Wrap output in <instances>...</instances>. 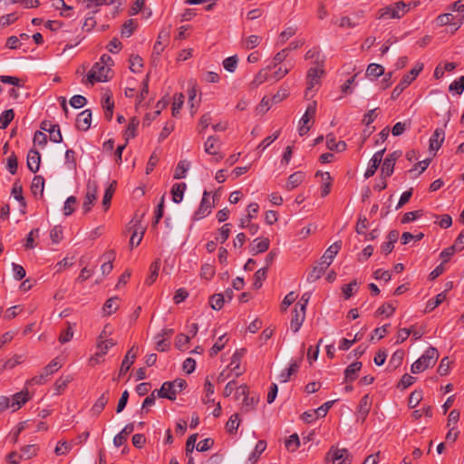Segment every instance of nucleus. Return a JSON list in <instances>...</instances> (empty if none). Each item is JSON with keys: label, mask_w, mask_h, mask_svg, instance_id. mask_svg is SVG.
<instances>
[{"label": "nucleus", "mask_w": 464, "mask_h": 464, "mask_svg": "<svg viewBox=\"0 0 464 464\" xmlns=\"http://www.w3.org/2000/svg\"><path fill=\"white\" fill-rule=\"evenodd\" d=\"M290 66L285 63V60L274 62L259 71L252 82V84L258 86L266 81L277 82L284 78L289 72Z\"/></svg>", "instance_id": "f257e3e1"}, {"label": "nucleus", "mask_w": 464, "mask_h": 464, "mask_svg": "<svg viewBox=\"0 0 464 464\" xmlns=\"http://www.w3.org/2000/svg\"><path fill=\"white\" fill-rule=\"evenodd\" d=\"M113 63V60H101L94 63L90 72L87 74L86 80H82V83L94 84L95 82H104L111 80L113 76V72L111 66Z\"/></svg>", "instance_id": "f03ea898"}, {"label": "nucleus", "mask_w": 464, "mask_h": 464, "mask_svg": "<svg viewBox=\"0 0 464 464\" xmlns=\"http://www.w3.org/2000/svg\"><path fill=\"white\" fill-rule=\"evenodd\" d=\"M325 76V70L323 62H315L312 67L309 68L306 74V90L305 96L310 92H314L321 85L322 79Z\"/></svg>", "instance_id": "7ed1b4c3"}, {"label": "nucleus", "mask_w": 464, "mask_h": 464, "mask_svg": "<svg viewBox=\"0 0 464 464\" xmlns=\"http://www.w3.org/2000/svg\"><path fill=\"white\" fill-rule=\"evenodd\" d=\"M439 358V352L435 347H429L424 353L415 361L411 367L412 373H420L432 367Z\"/></svg>", "instance_id": "20e7f679"}, {"label": "nucleus", "mask_w": 464, "mask_h": 464, "mask_svg": "<svg viewBox=\"0 0 464 464\" xmlns=\"http://www.w3.org/2000/svg\"><path fill=\"white\" fill-rule=\"evenodd\" d=\"M326 460L332 461L333 464H351L352 456L348 450L332 446L326 455Z\"/></svg>", "instance_id": "39448f33"}, {"label": "nucleus", "mask_w": 464, "mask_h": 464, "mask_svg": "<svg viewBox=\"0 0 464 464\" xmlns=\"http://www.w3.org/2000/svg\"><path fill=\"white\" fill-rule=\"evenodd\" d=\"M98 184L95 180L89 179L86 184V193L82 203L83 213L87 214L97 200Z\"/></svg>", "instance_id": "423d86ee"}, {"label": "nucleus", "mask_w": 464, "mask_h": 464, "mask_svg": "<svg viewBox=\"0 0 464 464\" xmlns=\"http://www.w3.org/2000/svg\"><path fill=\"white\" fill-rule=\"evenodd\" d=\"M214 205H211L209 200V193L208 191H204L201 202L198 210L194 213L193 219L199 220L203 218L207 217L211 213Z\"/></svg>", "instance_id": "0eeeda50"}, {"label": "nucleus", "mask_w": 464, "mask_h": 464, "mask_svg": "<svg viewBox=\"0 0 464 464\" xmlns=\"http://www.w3.org/2000/svg\"><path fill=\"white\" fill-rule=\"evenodd\" d=\"M138 347L133 345L126 353L124 356L121 365L119 372L118 379H120L121 376H123L130 368V366L133 364L136 355H137Z\"/></svg>", "instance_id": "6e6552de"}, {"label": "nucleus", "mask_w": 464, "mask_h": 464, "mask_svg": "<svg viewBox=\"0 0 464 464\" xmlns=\"http://www.w3.org/2000/svg\"><path fill=\"white\" fill-rule=\"evenodd\" d=\"M400 156V151H394L385 158L382 166V176H384V178L392 176L394 170L395 162Z\"/></svg>", "instance_id": "1a4fd4ad"}, {"label": "nucleus", "mask_w": 464, "mask_h": 464, "mask_svg": "<svg viewBox=\"0 0 464 464\" xmlns=\"http://www.w3.org/2000/svg\"><path fill=\"white\" fill-rule=\"evenodd\" d=\"M410 9V5L400 1L386 8L385 14L389 15L391 18H400L403 14H405Z\"/></svg>", "instance_id": "9d476101"}, {"label": "nucleus", "mask_w": 464, "mask_h": 464, "mask_svg": "<svg viewBox=\"0 0 464 464\" xmlns=\"http://www.w3.org/2000/svg\"><path fill=\"white\" fill-rule=\"evenodd\" d=\"M384 151L385 149H382L373 154V156L370 160L369 166L364 173V177L366 179H369L374 175L382 160Z\"/></svg>", "instance_id": "9b49d317"}, {"label": "nucleus", "mask_w": 464, "mask_h": 464, "mask_svg": "<svg viewBox=\"0 0 464 464\" xmlns=\"http://www.w3.org/2000/svg\"><path fill=\"white\" fill-rule=\"evenodd\" d=\"M219 149L220 143L218 141V139L215 136H209L204 144V150L206 153L209 155L218 156L216 160H220L223 159V155L218 153Z\"/></svg>", "instance_id": "f8f14e48"}, {"label": "nucleus", "mask_w": 464, "mask_h": 464, "mask_svg": "<svg viewBox=\"0 0 464 464\" xmlns=\"http://www.w3.org/2000/svg\"><path fill=\"white\" fill-rule=\"evenodd\" d=\"M342 243L341 241L334 242L324 252L320 261L324 265V266H329L339 250L341 249Z\"/></svg>", "instance_id": "ddd939ff"}, {"label": "nucleus", "mask_w": 464, "mask_h": 464, "mask_svg": "<svg viewBox=\"0 0 464 464\" xmlns=\"http://www.w3.org/2000/svg\"><path fill=\"white\" fill-rule=\"evenodd\" d=\"M245 353H246V349L242 348V349L237 350L234 353V354L232 355L231 362H230V364L228 365V367L230 368L231 372H235L236 377H239L244 372V371L240 370V362H241V359L243 358Z\"/></svg>", "instance_id": "4468645a"}, {"label": "nucleus", "mask_w": 464, "mask_h": 464, "mask_svg": "<svg viewBox=\"0 0 464 464\" xmlns=\"http://www.w3.org/2000/svg\"><path fill=\"white\" fill-rule=\"evenodd\" d=\"M155 391L160 398H165L170 401L176 400L178 394V390L172 386L171 382H163L160 389Z\"/></svg>", "instance_id": "2eb2a0df"}, {"label": "nucleus", "mask_w": 464, "mask_h": 464, "mask_svg": "<svg viewBox=\"0 0 464 464\" xmlns=\"http://www.w3.org/2000/svg\"><path fill=\"white\" fill-rule=\"evenodd\" d=\"M92 111L91 110H84L78 114L76 118V128L80 130H87L91 127Z\"/></svg>", "instance_id": "dca6fc26"}, {"label": "nucleus", "mask_w": 464, "mask_h": 464, "mask_svg": "<svg viewBox=\"0 0 464 464\" xmlns=\"http://www.w3.org/2000/svg\"><path fill=\"white\" fill-rule=\"evenodd\" d=\"M41 163L40 152L35 149H31L27 154V168L33 173H36L39 170Z\"/></svg>", "instance_id": "f3484780"}, {"label": "nucleus", "mask_w": 464, "mask_h": 464, "mask_svg": "<svg viewBox=\"0 0 464 464\" xmlns=\"http://www.w3.org/2000/svg\"><path fill=\"white\" fill-rule=\"evenodd\" d=\"M305 319V311L295 307L290 326L294 333H297Z\"/></svg>", "instance_id": "a211bd4d"}, {"label": "nucleus", "mask_w": 464, "mask_h": 464, "mask_svg": "<svg viewBox=\"0 0 464 464\" xmlns=\"http://www.w3.org/2000/svg\"><path fill=\"white\" fill-rule=\"evenodd\" d=\"M444 139V130L441 128H437L430 138V150L437 151L441 147Z\"/></svg>", "instance_id": "6ab92c4d"}, {"label": "nucleus", "mask_w": 464, "mask_h": 464, "mask_svg": "<svg viewBox=\"0 0 464 464\" xmlns=\"http://www.w3.org/2000/svg\"><path fill=\"white\" fill-rule=\"evenodd\" d=\"M29 393L27 391L16 392L11 399V408L14 411L19 410L24 404L29 401Z\"/></svg>", "instance_id": "aec40b11"}, {"label": "nucleus", "mask_w": 464, "mask_h": 464, "mask_svg": "<svg viewBox=\"0 0 464 464\" xmlns=\"http://www.w3.org/2000/svg\"><path fill=\"white\" fill-rule=\"evenodd\" d=\"M458 19V16L453 15L451 13L441 14L437 16L435 23L438 26L450 25L451 32L454 33V22Z\"/></svg>", "instance_id": "412c9836"}, {"label": "nucleus", "mask_w": 464, "mask_h": 464, "mask_svg": "<svg viewBox=\"0 0 464 464\" xmlns=\"http://www.w3.org/2000/svg\"><path fill=\"white\" fill-rule=\"evenodd\" d=\"M305 174L302 171H296L291 174L285 185L287 190H293L297 188L304 179Z\"/></svg>", "instance_id": "4be33fe9"}, {"label": "nucleus", "mask_w": 464, "mask_h": 464, "mask_svg": "<svg viewBox=\"0 0 464 464\" xmlns=\"http://www.w3.org/2000/svg\"><path fill=\"white\" fill-rule=\"evenodd\" d=\"M270 241L266 237H257L254 240L251 252L253 255L266 252L269 248Z\"/></svg>", "instance_id": "5701e85b"}, {"label": "nucleus", "mask_w": 464, "mask_h": 464, "mask_svg": "<svg viewBox=\"0 0 464 464\" xmlns=\"http://www.w3.org/2000/svg\"><path fill=\"white\" fill-rule=\"evenodd\" d=\"M102 257L105 259L101 266L102 275H109L112 268V261L115 259V252L113 250L107 251Z\"/></svg>", "instance_id": "b1692460"}, {"label": "nucleus", "mask_w": 464, "mask_h": 464, "mask_svg": "<svg viewBox=\"0 0 464 464\" xmlns=\"http://www.w3.org/2000/svg\"><path fill=\"white\" fill-rule=\"evenodd\" d=\"M109 401V391H105L95 401L92 408V411L95 415H99L103 409L105 408L106 404Z\"/></svg>", "instance_id": "393cba45"}, {"label": "nucleus", "mask_w": 464, "mask_h": 464, "mask_svg": "<svg viewBox=\"0 0 464 464\" xmlns=\"http://www.w3.org/2000/svg\"><path fill=\"white\" fill-rule=\"evenodd\" d=\"M300 367V363L297 361L292 362L290 366L282 371V372L278 375V380L280 382H286L289 381L292 374L295 373Z\"/></svg>", "instance_id": "a878e982"}, {"label": "nucleus", "mask_w": 464, "mask_h": 464, "mask_svg": "<svg viewBox=\"0 0 464 464\" xmlns=\"http://www.w3.org/2000/svg\"><path fill=\"white\" fill-rule=\"evenodd\" d=\"M372 401L368 394L362 396L358 405V413L364 420L370 412Z\"/></svg>", "instance_id": "bb28decb"}, {"label": "nucleus", "mask_w": 464, "mask_h": 464, "mask_svg": "<svg viewBox=\"0 0 464 464\" xmlns=\"http://www.w3.org/2000/svg\"><path fill=\"white\" fill-rule=\"evenodd\" d=\"M186 188H187V185L184 182L176 183L172 186V188H171L172 200L175 203H180L182 201Z\"/></svg>", "instance_id": "cd10ccee"}, {"label": "nucleus", "mask_w": 464, "mask_h": 464, "mask_svg": "<svg viewBox=\"0 0 464 464\" xmlns=\"http://www.w3.org/2000/svg\"><path fill=\"white\" fill-rule=\"evenodd\" d=\"M119 308V298L117 296L109 298L102 307L103 314L109 316L115 313Z\"/></svg>", "instance_id": "c85d7f7f"}, {"label": "nucleus", "mask_w": 464, "mask_h": 464, "mask_svg": "<svg viewBox=\"0 0 464 464\" xmlns=\"http://www.w3.org/2000/svg\"><path fill=\"white\" fill-rule=\"evenodd\" d=\"M327 268L328 266H324V265H323V263L320 261L318 265L314 266L313 269L308 273L307 280L309 282L316 281L324 275Z\"/></svg>", "instance_id": "c756f323"}, {"label": "nucleus", "mask_w": 464, "mask_h": 464, "mask_svg": "<svg viewBox=\"0 0 464 464\" xmlns=\"http://www.w3.org/2000/svg\"><path fill=\"white\" fill-rule=\"evenodd\" d=\"M266 448V442L265 440H258L253 452L248 458L250 464H255L259 459L260 455L265 451Z\"/></svg>", "instance_id": "7c9ffc66"}, {"label": "nucleus", "mask_w": 464, "mask_h": 464, "mask_svg": "<svg viewBox=\"0 0 464 464\" xmlns=\"http://www.w3.org/2000/svg\"><path fill=\"white\" fill-rule=\"evenodd\" d=\"M116 187H117V182L115 180H113L104 192L103 198H102V206L105 210H107L111 205V201L112 196L115 192Z\"/></svg>", "instance_id": "2f4dec72"}, {"label": "nucleus", "mask_w": 464, "mask_h": 464, "mask_svg": "<svg viewBox=\"0 0 464 464\" xmlns=\"http://www.w3.org/2000/svg\"><path fill=\"white\" fill-rule=\"evenodd\" d=\"M362 364L361 362H355L350 364L344 371L345 379L353 381L357 378V372L361 370Z\"/></svg>", "instance_id": "473e14b6"}, {"label": "nucleus", "mask_w": 464, "mask_h": 464, "mask_svg": "<svg viewBox=\"0 0 464 464\" xmlns=\"http://www.w3.org/2000/svg\"><path fill=\"white\" fill-rule=\"evenodd\" d=\"M139 124L140 121L136 117L130 119L124 133L126 142L136 136Z\"/></svg>", "instance_id": "72a5a7b5"}, {"label": "nucleus", "mask_w": 464, "mask_h": 464, "mask_svg": "<svg viewBox=\"0 0 464 464\" xmlns=\"http://www.w3.org/2000/svg\"><path fill=\"white\" fill-rule=\"evenodd\" d=\"M446 299L445 292H441L438 294L434 299H430L428 301L425 308V313H430L434 310L437 306H439L441 303Z\"/></svg>", "instance_id": "f704fd0d"}, {"label": "nucleus", "mask_w": 464, "mask_h": 464, "mask_svg": "<svg viewBox=\"0 0 464 464\" xmlns=\"http://www.w3.org/2000/svg\"><path fill=\"white\" fill-rule=\"evenodd\" d=\"M258 397L257 396H251L246 395V398H244L242 402V411L245 412H249L256 409L257 403H258Z\"/></svg>", "instance_id": "c9c22d12"}, {"label": "nucleus", "mask_w": 464, "mask_h": 464, "mask_svg": "<svg viewBox=\"0 0 464 464\" xmlns=\"http://www.w3.org/2000/svg\"><path fill=\"white\" fill-rule=\"evenodd\" d=\"M115 344L116 342L113 339L98 341L97 347L99 352L95 355L98 357L106 354L108 350L113 347Z\"/></svg>", "instance_id": "e433bc0d"}, {"label": "nucleus", "mask_w": 464, "mask_h": 464, "mask_svg": "<svg viewBox=\"0 0 464 464\" xmlns=\"http://www.w3.org/2000/svg\"><path fill=\"white\" fill-rule=\"evenodd\" d=\"M44 179L43 176L36 175L33 179L31 189L33 194L36 195L37 193H40L41 195L44 193Z\"/></svg>", "instance_id": "4c0bfd02"}, {"label": "nucleus", "mask_w": 464, "mask_h": 464, "mask_svg": "<svg viewBox=\"0 0 464 464\" xmlns=\"http://www.w3.org/2000/svg\"><path fill=\"white\" fill-rule=\"evenodd\" d=\"M358 288H359V286H358V282L356 279L353 280L348 285H344L342 287L343 298L345 300H348L349 298H351L353 296V293L358 291Z\"/></svg>", "instance_id": "58836bf2"}, {"label": "nucleus", "mask_w": 464, "mask_h": 464, "mask_svg": "<svg viewBox=\"0 0 464 464\" xmlns=\"http://www.w3.org/2000/svg\"><path fill=\"white\" fill-rule=\"evenodd\" d=\"M160 267V262L159 260H155L154 262L151 263V265L150 266V275L145 280V283L148 285H152L156 281L158 275H159Z\"/></svg>", "instance_id": "ea45409f"}, {"label": "nucleus", "mask_w": 464, "mask_h": 464, "mask_svg": "<svg viewBox=\"0 0 464 464\" xmlns=\"http://www.w3.org/2000/svg\"><path fill=\"white\" fill-rule=\"evenodd\" d=\"M384 73L383 66L377 63H371L366 70V75L372 79H376Z\"/></svg>", "instance_id": "a19ab883"}, {"label": "nucleus", "mask_w": 464, "mask_h": 464, "mask_svg": "<svg viewBox=\"0 0 464 464\" xmlns=\"http://www.w3.org/2000/svg\"><path fill=\"white\" fill-rule=\"evenodd\" d=\"M14 112L13 109L5 110L0 116V130H5L14 120Z\"/></svg>", "instance_id": "79ce46f5"}, {"label": "nucleus", "mask_w": 464, "mask_h": 464, "mask_svg": "<svg viewBox=\"0 0 464 464\" xmlns=\"http://www.w3.org/2000/svg\"><path fill=\"white\" fill-rule=\"evenodd\" d=\"M315 113H316V102H313L312 103H310L307 106L304 114L303 115V117L300 120V123L307 124L312 119H314V117L315 116Z\"/></svg>", "instance_id": "37998d69"}, {"label": "nucleus", "mask_w": 464, "mask_h": 464, "mask_svg": "<svg viewBox=\"0 0 464 464\" xmlns=\"http://www.w3.org/2000/svg\"><path fill=\"white\" fill-rule=\"evenodd\" d=\"M403 358L404 352L402 350H397L396 352L393 353L390 359L389 367H391L392 369H397L399 366L401 365Z\"/></svg>", "instance_id": "c03bdc74"}, {"label": "nucleus", "mask_w": 464, "mask_h": 464, "mask_svg": "<svg viewBox=\"0 0 464 464\" xmlns=\"http://www.w3.org/2000/svg\"><path fill=\"white\" fill-rule=\"evenodd\" d=\"M64 163L70 170L76 169V154L73 150L69 149L65 151Z\"/></svg>", "instance_id": "a18cd8bd"}, {"label": "nucleus", "mask_w": 464, "mask_h": 464, "mask_svg": "<svg viewBox=\"0 0 464 464\" xmlns=\"http://www.w3.org/2000/svg\"><path fill=\"white\" fill-rule=\"evenodd\" d=\"M285 446L288 451L294 452L300 446V440L297 434L290 435L285 441Z\"/></svg>", "instance_id": "49530a36"}, {"label": "nucleus", "mask_w": 464, "mask_h": 464, "mask_svg": "<svg viewBox=\"0 0 464 464\" xmlns=\"http://www.w3.org/2000/svg\"><path fill=\"white\" fill-rule=\"evenodd\" d=\"M227 339L226 334L221 335L209 350L211 357L216 356L226 345Z\"/></svg>", "instance_id": "de8ad7c7"}, {"label": "nucleus", "mask_w": 464, "mask_h": 464, "mask_svg": "<svg viewBox=\"0 0 464 464\" xmlns=\"http://www.w3.org/2000/svg\"><path fill=\"white\" fill-rule=\"evenodd\" d=\"M267 267L258 269L254 275L253 286L258 289L262 286L263 281L266 278Z\"/></svg>", "instance_id": "09e8293b"}, {"label": "nucleus", "mask_w": 464, "mask_h": 464, "mask_svg": "<svg viewBox=\"0 0 464 464\" xmlns=\"http://www.w3.org/2000/svg\"><path fill=\"white\" fill-rule=\"evenodd\" d=\"M449 91L450 92L460 95L464 91V75L453 81L449 86Z\"/></svg>", "instance_id": "8fccbe9b"}, {"label": "nucleus", "mask_w": 464, "mask_h": 464, "mask_svg": "<svg viewBox=\"0 0 464 464\" xmlns=\"http://www.w3.org/2000/svg\"><path fill=\"white\" fill-rule=\"evenodd\" d=\"M136 26L137 23L133 19L127 20L122 25L121 32V36L126 38L130 37L133 34Z\"/></svg>", "instance_id": "3c124183"}, {"label": "nucleus", "mask_w": 464, "mask_h": 464, "mask_svg": "<svg viewBox=\"0 0 464 464\" xmlns=\"http://www.w3.org/2000/svg\"><path fill=\"white\" fill-rule=\"evenodd\" d=\"M189 167V163L186 160H180L175 169L174 172V179H180L185 178L186 172L188 171Z\"/></svg>", "instance_id": "603ef678"}, {"label": "nucleus", "mask_w": 464, "mask_h": 464, "mask_svg": "<svg viewBox=\"0 0 464 464\" xmlns=\"http://www.w3.org/2000/svg\"><path fill=\"white\" fill-rule=\"evenodd\" d=\"M225 303V295L223 294H215L209 298V304L212 309L220 310Z\"/></svg>", "instance_id": "864d4df0"}, {"label": "nucleus", "mask_w": 464, "mask_h": 464, "mask_svg": "<svg viewBox=\"0 0 464 464\" xmlns=\"http://www.w3.org/2000/svg\"><path fill=\"white\" fill-rule=\"evenodd\" d=\"M239 423H240V420H239L238 414L235 413V414L231 415L226 424V429H227V432L231 433V434L235 433L238 429Z\"/></svg>", "instance_id": "5fc2aeb1"}, {"label": "nucleus", "mask_w": 464, "mask_h": 464, "mask_svg": "<svg viewBox=\"0 0 464 464\" xmlns=\"http://www.w3.org/2000/svg\"><path fill=\"white\" fill-rule=\"evenodd\" d=\"M12 195L14 198L20 203V206L23 208L26 207L25 199L23 196V188L22 186L14 183L12 188Z\"/></svg>", "instance_id": "6e6d98bb"}, {"label": "nucleus", "mask_w": 464, "mask_h": 464, "mask_svg": "<svg viewBox=\"0 0 464 464\" xmlns=\"http://www.w3.org/2000/svg\"><path fill=\"white\" fill-rule=\"evenodd\" d=\"M62 367V364L58 362V359L55 358L53 361H51L50 363H48L44 369L43 373L49 377L52 374H53L55 372H57Z\"/></svg>", "instance_id": "4d7b16f0"}, {"label": "nucleus", "mask_w": 464, "mask_h": 464, "mask_svg": "<svg viewBox=\"0 0 464 464\" xmlns=\"http://www.w3.org/2000/svg\"><path fill=\"white\" fill-rule=\"evenodd\" d=\"M410 84L411 79L409 77H402L399 84L393 89L392 92V99H396Z\"/></svg>", "instance_id": "13d9d810"}, {"label": "nucleus", "mask_w": 464, "mask_h": 464, "mask_svg": "<svg viewBox=\"0 0 464 464\" xmlns=\"http://www.w3.org/2000/svg\"><path fill=\"white\" fill-rule=\"evenodd\" d=\"M184 103V95L182 93H177L174 95L172 103V115L177 117L179 113L180 109Z\"/></svg>", "instance_id": "bf43d9fd"}, {"label": "nucleus", "mask_w": 464, "mask_h": 464, "mask_svg": "<svg viewBox=\"0 0 464 464\" xmlns=\"http://www.w3.org/2000/svg\"><path fill=\"white\" fill-rule=\"evenodd\" d=\"M422 400V391L415 390L412 392L409 397L408 405L411 409H414L419 405L420 401Z\"/></svg>", "instance_id": "052dcab7"}, {"label": "nucleus", "mask_w": 464, "mask_h": 464, "mask_svg": "<svg viewBox=\"0 0 464 464\" xmlns=\"http://www.w3.org/2000/svg\"><path fill=\"white\" fill-rule=\"evenodd\" d=\"M77 198L74 196H70L64 202L63 214L70 216L73 213Z\"/></svg>", "instance_id": "680f3d73"}, {"label": "nucleus", "mask_w": 464, "mask_h": 464, "mask_svg": "<svg viewBox=\"0 0 464 464\" xmlns=\"http://www.w3.org/2000/svg\"><path fill=\"white\" fill-rule=\"evenodd\" d=\"M230 224L223 225L218 230V236L216 237V241L223 244L226 242L230 235Z\"/></svg>", "instance_id": "e2e57ef3"}, {"label": "nucleus", "mask_w": 464, "mask_h": 464, "mask_svg": "<svg viewBox=\"0 0 464 464\" xmlns=\"http://www.w3.org/2000/svg\"><path fill=\"white\" fill-rule=\"evenodd\" d=\"M72 446L67 441H58L54 452L57 456L66 455L72 450Z\"/></svg>", "instance_id": "0e129e2a"}, {"label": "nucleus", "mask_w": 464, "mask_h": 464, "mask_svg": "<svg viewBox=\"0 0 464 464\" xmlns=\"http://www.w3.org/2000/svg\"><path fill=\"white\" fill-rule=\"evenodd\" d=\"M6 168L8 171L13 175H14L17 172L18 161L14 152H12L11 155L8 157Z\"/></svg>", "instance_id": "69168bd1"}, {"label": "nucleus", "mask_w": 464, "mask_h": 464, "mask_svg": "<svg viewBox=\"0 0 464 464\" xmlns=\"http://www.w3.org/2000/svg\"><path fill=\"white\" fill-rule=\"evenodd\" d=\"M394 312L395 306H393L392 304L387 303L380 306L377 309L376 314L378 315H386L387 317H390Z\"/></svg>", "instance_id": "338daca9"}, {"label": "nucleus", "mask_w": 464, "mask_h": 464, "mask_svg": "<svg viewBox=\"0 0 464 464\" xmlns=\"http://www.w3.org/2000/svg\"><path fill=\"white\" fill-rule=\"evenodd\" d=\"M50 238L54 244H58L63 239V228L61 226H55L51 229Z\"/></svg>", "instance_id": "774afa93"}]
</instances>
